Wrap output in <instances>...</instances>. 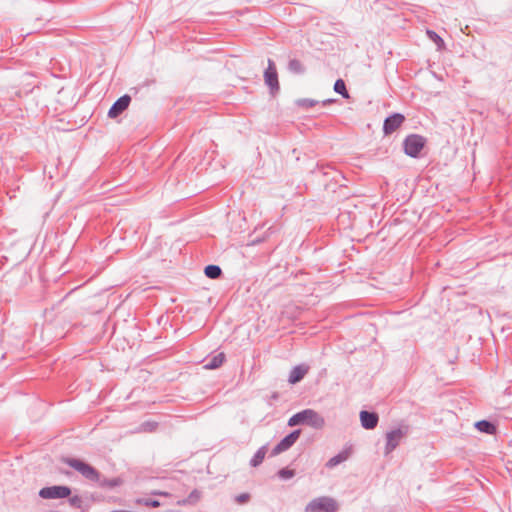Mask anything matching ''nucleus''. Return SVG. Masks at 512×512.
Returning <instances> with one entry per match:
<instances>
[{
    "mask_svg": "<svg viewBox=\"0 0 512 512\" xmlns=\"http://www.w3.org/2000/svg\"><path fill=\"white\" fill-rule=\"evenodd\" d=\"M304 424L315 429H322L325 425V419L315 410L305 409L294 414L288 420V425L290 427Z\"/></svg>",
    "mask_w": 512,
    "mask_h": 512,
    "instance_id": "1",
    "label": "nucleus"
},
{
    "mask_svg": "<svg viewBox=\"0 0 512 512\" xmlns=\"http://www.w3.org/2000/svg\"><path fill=\"white\" fill-rule=\"evenodd\" d=\"M62 462L79 472L85 479L95 483L100 482V472L90 464L71 457L63 458Z\"/></svg>",
    "mask_w": 512,
    "mask_h": 512,
    "instance_id": "2",
    "label": "nucleus"
},
{
    "mask_svg": "<svg viewBox=\"0 0 512 512\" xmlns=\"http://www.w3.org/2000/svg\"><path fill=\"white\" fill-rule=\"evenodd\" d=\"M339 509L335 499L322 496L313 499L305 507V512H337Z\"/></svg>",
    "mask_w": 512,
    "mask_h": 512,
    "instance_id": "3",
    "label": "nucleus"
},
{
    "mask_svg": "<svg viewBox=\"0 0 512 512\" xmlns=\"http://www.w3.org/2000/svg\"><path fill=\"white\" fill-rule=\"evenodd\" d=\"M425 138L417 134H411L404 140V151L408 156L417 157L425 145Z\"/></svg>",
    "mask_w": 512,
    "mask_h": 512,
    "instance_id": "4",
    "label": "nucleus"
},
{
    "mask_svg": "<svg viewBox=\"0 0 512 512\" xmlns=\"http://www.w3.org/2000/svg\"><path fill=\"white\" fill-rule=\"evenodd\" d=\"M264 81L272 94H275L279 91L280 86L278 81V74L276 65L272 59H268V66L264 72Z\"/></svg>",
    "mask_w": 512,
    "mask_h": 512,
    "instance_id": "5",
    "label": "nucleus"
},
{
    "mask_svg": "<svg viewBox=\"0 0 512 512\" xmlns=\"http://www.w3.org/2000/svg\"><path fill=\"white\" fill-rule=\"evenodd\" d=\"M71 494V490L67 486H50L44 487L39 491V496L43 499H59L66 498Z\"/></svg>",
    "mask_w": 512,
    "mask_h": 512,
    "instance_id": "6",
    "label": "nucleus"
},
{
    "mask_svg": "<svg viewBox=\"0 0 512 512\" xmlns=\"http://www.w3.org/2000/svg\"><path fill=\"white\" fill-rule=\"evenodd\" d=\"M407 434V428H398L386 433L385 454L391 453Z\"/></svg>",
    "mask_w": 512,
    "mask_h": 512,
    "instance_id": "7",
    "label": "nucleus"
},
{
    "mask_svg": "<svg viewBox=\"0 0 512 512\" xmlns=\"http://www.w3.org/2000/svg\"><path fill=\"white\" fill-rule=\"evenodd\" d=\"M300 430H294L284 437L271 451V456H276L290 449L300 437Z\"/></svg>",
    "mask_w": 512,
    "mask_h": 512,
    "instance_id": "8",
    "label": "nucleus"
},
{
    "mask_svg": "<svg viewBox=\"0 0 512 512\" xmlns=\"http://www.w3.org/2000/svg\"><path fill=\"white\" fill-rule=\"evenodd\" d=\"M405 117L402 114L395 113L387 117L384 121L383 131L386 135L395 132L404 122Z\"/></svg>",
    "mask_w": 512,
    "mask_h": 512,
    "instance_id": "9",
    "label": "nucleus"
},
{
    "mask_svg": "<svg viewBox=\"0 0 512 512\" xmlns=\"http://www.w3.org/2000/svg\"><path fill=\"white\" fill-rule=\"evenodd\" d=\"M131 97L129 95H123L117 99L108 111L110 118H116L123 113L129 106Z\"/></svg>",
    "mask_w": 512,
    "mask_h": 512,
    "instance_id": "10",
    "label": "nucleus"
},
{
    "mask_svg": "<svg viewBox=\"0 0 512 512\" xmlns=\"http://www.w3.org/2000/svg\"><path fill=\"white\" fill-rule=\"evenodd\" d=\"M379 417L375 412L361 411L360 422L364 429L372 430L378 425Z\"/></svg>",
    "mask_w": 512,
    "mask_h": 512,
    "instance_id": "11",
    "label": "nucleus"
},
{
    "mask_svg": "<svg viewBox=\"0 0 512 512\" xmlns=\"http://www.w3.org/2000/svg\"><path fill=\"white\" fill-rule=\"evenodd\" d=\"M310 367L307 364H300L292 368L290 371L288 382L296 384L300 382L309 372Z\"/></svg>",
    "mask_w": 512,
    "mask_h": 512,
    "instance_id": "12",
    "label": "nucleus"
},
{
    "mask_svg": "<svg viewBox=\"0 0 512 512\" xmlns=\"http://www.w3.org/2000/svg\"><path fill=\"white\" fill-rule=\"evenodd\" d=\"M267 450H268V448L266 445L260 447L256 451V453L254 454V456L252 457V459L250 461L251 466H253V467L259 466L263 462V460L266 456Z\"/></svg>",
    "mask_w": 512,
    "mask_h": 512,
    "instance_id": "13",
    "label": "nucleus"
},
{
    "mask_svg": "<svg viewBox=\"0 0 512 512\" xmlns=\"http://www.w3.org/2000/svg\"><path fill=\"white\" fill-rule=\"evenodd\" d=\"M224 361H225V354L223 352H221V353L215 355L204 367L206 369H210V370L217 369L220 366H222Z\"/></svg>",
    "mask_w": 512,
    "mask_h": 512,
    "instance_id": "14",
    "label": "nucleus"
},
{
    "mask_svg": "<svg viewBox=\"0 0 512 512\" xmlns=\"http://www.w3.org/2000/svg\"><path fill=\"white\" fill-rule=\"evenodd\" d=\"M475 426L480 432H484L486 434H494L496 432L495 425L487 420L478 421Z\"/></svg>",
    "mask_w": 512,
    "mask_h": 512,
    "instance_id": "15",
    "label": "nucleus"
},
{
    "mask_svg": "<svg viewBox=\"0 0 512 512\" xmlns=\"http://www.w3.org/2000/svg\"><path fill=\"white\" fill-rule=\"evenodd\" d=\"M204 273L210 279H217L221 276L222 270L217 265H208L205 267Z\"/></svg>",
    "mask_w": 512,
    "mask_h": 512,
    "instance_id": "16",
    "label": "nucleus"
},
{
    "mask_svg": "<svg viewBox=\"0 0 512 512\" xmlns=\"http://www.w3.org/2000/svg\"><path fill=\"white\" fill-rule=\"evenodd\" d=\"M288 69L294 74H302L305 71L303 64L298 59H291L288 63Z\"/></svg>",
    "mask_w": 512,
    "mask_h": 512,
    "instance_id": "17",
    "label": "nucleus"
},
{
    "mask_svg": "<svg viewBox=\"0 0 512 512\" xmlns=\"http://www.w3.org/2000/svg\"><path fill=\"white\" fill-rule=\"evenodd\" d=\"M349 457V452L347 451H342L340 452L339 454H337L336 456L332 457L328 462H327V466L328 467H334L338 464H340L341 462L347 460Z\"/></svg>",
    "mask_w": 512,
    "mask_h": 512,
    "instance_id": "18",
    "label": "nucleus"
},
{
    "mask_svg": "<svg viewBox=\"0 0 512 512\" xmlns=\"http://www.w3.org/2000/svg\"><path fill=\"white\" fill-rule=\"evenodd\" d=\"M158 426H159V424L156 421H151V420L145 421L140 425L139 431L146 432V433H152L157 430Z\"/></svg>",
    "mask_w": 512,
    "mask_h": 512,
    "instance_id": "19",
    "label": "nucleus"
},
{
    "mask_svg": "<svg viewBox=\"0 0 512 512\" xmlns=\"http://www.w3.org/2000/svg\"><path fill=\"white\" fill-rule=\"evenodd\" d=\"M334 90L336 93L341 94L344 98H349L345 82L342 79L336 80L334 84Z\"/></svg>",
    "mask_w": 512,
    "mask_h": 512,
    "instance_id": "20",
    "label": "nucleus"
},
{
    "mask_svg": "<svg viewBox=\"0 0 512 512\" xmlns=\"http://www.w3.org/2000/svg\"><path fill=\"white\" fill-rule=\"evenodd\" d=\"M318 102L315 101V100H312V99H299L297 100V105L299 107H302V108H305V109H309V108H312L314 107Z\"/></svg>",
    "mask_w": 512,
    "mask_h": 512,
    "instance_id": "21",
    "label": "nucleus"
},
{
    "mask_svg": "<svg viewBox=\"0 0 512 512\" xmlns=\"http://www.w3.org/2000/svg\"><path fill=\"white\" fill-rule=\"evenodd\" d=\"M277 474H278L279 478H281L283 480H287V479L294 477L295 471L288 469V468H282L278 471Z\"/></svg>",
    "mask_w": 512,
    "mask_h": 512,
    "instance_id": "22",
    "label": "nucleus"
},
{
    "mask_svg": "<svg viewBox=\"0 0 512 512\" xmlns=\"http://www.w3.org/2000/svg\"><path fill=\"white\" fill-rule=\"evenodd\" d=\"M427 35L432 41H434L437 44L438 47L444 45L443 39L436 32L432 30H427Z\"/></svg>",
    "mask_w": 512,
    "mask_h": 512,
    "instance_id": "23",
    "label": "nucleus"
},
{
    "mask_svg": "<svg viewBox=\"0 0 512 512\" xmlns=\"http://www.w3.org/2000/svg\"><path fill=\"white\" fill-rule=\"evenodd\" d=\"M102 487H115L118 483L116 480H100V482H97Z\"/></svg>",
    "mask_w": 512,
    "mask_h": 512,
    "instance_id": "24",
    "label": "nucleus"
},
{
    "mask_svg": "<svg viewBox=\"0 0 512 512\" xmlns=\"http://www.w3.org/2000/svg\"><path fill=\"white\" fill-rule=\"evenodd\" d=\"M69 502L74 507H80L82 500L79 496L76 495V496L70 497Z\"/></svg>",
    "mask_w": 512,
    "mask_h": 512,
    "instance_id": "25",
    "label": "nucleus"
},
{
    "mask_svg": "<svg viewBox=\"0 0 512 512\" xmlns=\"http://www.w3.org/2000/svg\"><path fill=\"white\" fill-rule=\"evenodd\" d=\"M249 498H250L249 494L242 493V494L237 496L236 500H237L238 503L244 504V503H246L249 500Z\"/></svg>",
    "mask_w": 512,
    "mask_h": 512,
    "instance_id": "26",
    "label": "nucleus"
},
{
    "mask_svg": "<svg viewBox=\"0 0 512 512\" xmlns=\"http://www.w3.org/2000/svg\"><path fill=\"white\" fill-rule=\"evenodd\" d=\"M146 505L147 506H151V507H158L160 504L158 501L156 500H150V501H147L146 502Z\"/></svg>",
    "mask_w": 512,
    "mask_h": 512,
    "instance_id": "27",
    "label": "nucleus"
}]
</instances>
